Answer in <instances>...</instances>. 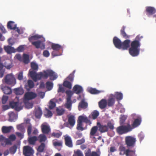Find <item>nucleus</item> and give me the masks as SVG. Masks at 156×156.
<instances>
[{
    "label": "nucleus",
    "mask_w": 156,
    "mask_h": 156,
    "mask_svg": "<svg viewBox=\"0 0 156 156\" xmlns=\"http://www.w3.org/2000/svg\"><path fill=\"white\" fill-rule=\"evenodd\" d=\"M89 92L92 94H97L101 92V91L97 90L95 88H90L89 90Z\"/></svg>",
    "instance_id": "nucleus-49"
},
{
    "label": "nucleus",
    "mask_w": 156,
    "mask_h": 156,
    "mask_svg": "<svg viewBox=\"0 0 156 156\" xmlns=\"http://www.w3.org/2000/svg\"><path fill=\"white\" fill-rule=\"evenodd\" d=\"M115 102V99L113 98H108L107 101V105L108 106L111 107L114 105Z\"/></svg>",
    "instance_id": "nucleus-35"
},
{
    "label": "nucleus",
    "mask_w": 156,
    "mask_h": 156,
    "mask_svg": "<svg viewBox=\"0 0 156 156\" xmlns=\"http://www.w3.org/2000/svg\"><path fill=\"white\" fill-rule=\"evenodd\" d=\"M126 27L123 26L120 30V34L122 37L125 39H127L129 38L130 36L128 35L125 31Z\"/></svg>",
    "instance_id": "nucleus-24"
},
{
    "label": "nucleus",
    "mask_w": 156,
    "mask_h": 156,
    "mask_svg": "<svg viewBox=\"0 0 156 156\" xmlns=\"http://www.w3.org/2000/svg\"><path fill=\"white\" fill-rule=\"evenodd\" d=\"M32 129V126L30 124H29L27 126V132L28 135L30 136L31 133V130Z\"/></svg>",
    "instance_id": "nucleus-57"
},
{
    "label": "nucleus",
    "mask_w": 156,
    "mask_h": 156,
    "mask_svg": "<svg viewBox=\"0 0 156 156\" xmlns=\"http://www.w3.org/2000/svg\"><path fill=\"white\" fill-rule=\"evenodd\" d=\"M31 67L32 69L33 70L32 71H34L36 73V71H37L38 69V65L36 64L34 62H31ZM32 71V70H30L29 71V73L30 75V72Z\"/></svg>",
    "instance_id": "nucleus-31"
},
{
    "label": "nucleus",
    "mask_w": 156,
    "mask_h": 156,
    "mask_svg": "<svg viewBox=\"0 0 156 156\" xmlns=\"http://www.w3.org/2000/svg\"><path fill=\"white\" fill-rule=\"evenodd\" d=\"M75 117L73 115H71L68 116V122H67V126L69 128H72L75 124Z\"/></svg>",
    "instance_id": "nucleus-6"
},
{
    "label": "nucleus",
    "mask_w": 156,
    "mask_h": 156,
    "mask_svg": "<svg viewBox=\"0 0 156 156\" xmlns=\"http://www.w3.org/2000/svg\"><path fill=\"white\" fill-rule=\"evenodd\" d=\"M119 150L120 151V154L121 155H126V149L125 147L121 146L119 147Z\"/></svg>",
    "instance_id": "nucleus-42"
},
{
    "label": "nucleus",
    "mask_w": 156,
    "mask_h": 156,
    "mask_svg": "<svg viewBox=\"0 0 156 156\" xmlns=\"http://www.w3.org/2000/svg\"><path fill=\"white\" fill-rule=\"evenodd\" d=\"M16 128L18 130L20 131L23 133L25 131V129L23 123H21L17 125L16 126Z\"/></svg>",
    "instance_id": "nucleus-41"
},
{
    "label": "nucleus",
    "mask_w": 156,
    "mask_h": 156,
    "mask_svg": "<svg viewBox=\"0 0 156 156\" xmlns=\"http://www.w3.org/2000/svg\"><path fill=\"white\" fill-rule=\"evenodd\" d=\"M49 105L48 108L50 109H51L53 108L56 105L55 103L53 101V100H51L49 102Z\"/></svg>",
    "instance_id": "nucleus-55"
},
{
    "label": "nucleus",
    "mask_w": 156,
    "mask_h": 156,
    "mask_svg": "<svg viewBox=\"0 0 156 156\" xmlns=\"http://www.w3.org/2000/svg\"><path fill=\"white\" fill-rule=\"evenodd\" d=\"M4 93L6 94H9L12 93L11 89L10 88L8 87H4L2 89Z\"/></svg>",
    "instance_id": "nucleus-34"
},
{
    "label": "nucleus",
    "mask_w": 156,
    "mask_h": 156,
    "mask_svg": "<svg viewBox=\"0 0 156 156\" xmlns=\"http://www.w3.org/2000/svg\"><path fill=\"white\" fill-rule=\"evenodd\" d=\"M100 152L98 153L94 151L91 152L89 150L85 153V156H100Z\"/></svg>",
    "instance_id": "nucleus-23"
},
{
    "label": "nucleus",
    "mask_w": 156,
    "mask_h": 156,
    "mask_svg": "<svg viewBox=\"0 0 156 156\" xmlns=\"http://www.w3.org/2000/svg\"><path fill=\"white\" fill-rule=\"evenodd\" d=\"M34 153L32 148L29 146H24L23 148V153L25 156H30Z\"/></svg>",
    "instance_id": "nucleus-8"
},
{
    "label": "nucleus",
    "mask_w": 156,
    "mask_h": 156,
    "mask_svg": "<svg viewBox=\"0 0 156 156\" xmlns=\"http://www.w3.org/2000/svg\"><path fill=\"white\" fill-rule=\"evenodd\" d=\"M22 61H23L25 64H28L30 61L28 55L23 54Z\"/></svg>",
    "instance_id": "nucleus-37"
},
{
    "label": "nucleus",
    "mask_w": 156,
    "mask_h": 156,
    "mask_svg": "<svg viewBox=\"0 0 156 156\" xmlns=\"http://www.w3.org/2000/svg\"><path fill=\"white\" fill-rule=\"evenodd\" d=\"M130 41L129 40L126 39L124 41L122 42V44L120 48V49H122L123 50H127L129 47Z\"/></svg>",
    "instance_id": "nucleus-15"
},
{
    "label": "nucleus",
    "mask_w": 156,
    "mask_h": 156,
    "mask_svg": "<svg viewBox=\"0 0 156 156\" xmlns=\"http://www.w3.org/2000/svg\"><path fill=\"white\" fill-rule=\"evenodd\" d=\"M5 82L6 84L14 85L16 83V80L14 76L10 74H7L4 78Z\"/></svg>",
    "instance_id": "nucleus-5"
},
{
    "label": "nucleus",
    "mask_w": 156,
    "mask_h": 156,
    "mask_svg": "<svg viewBox=\"0 0 156 156\" xmlns=\"http://www.w3.org/2000/svg\"><path fill=\"white\" fill-rule=\"evenodd\" d=\"M145 11L148 16L152 15L156 12V9L153 7L147 6L146 7Z\"/></svg>",
    "instance_id": "nucleus-12"
},
{
    "label": "nucleus",
    "mask_w": 156,
    "mask_h": 156,
    "mask_svg": "<svg viewBox=\"0 0 156 156\" xmlns=\"http://www.w3.org/2000/svg\"><path fill=\"white\" fill-rule=\"evenodd\" d=\"M4 48L5 51L9 54L16 52V50L13 47L10 46H4Z\"/></svg>",
    "instance_id": "nucleus-19"
},
{
    "label": "nucleus",
    "mask_w": 156,
    "mask_h": 156,
    "mask_svg": "<svg viewBox=\"0 0 156 156\" xmlns=\"http://www.w3.org/2000/svg\"><path fill=\"white\" fill-rule=\"evenodd\" d=\"M45 145L44 143H42L39 146L37 151L40 152H43L45 147Z\"/></svg>",
    "instance_id": "nucleus-43"
},
{
    "label": "nucleus",
    "mask_w": 156,
    "mask_h": 156,
    "mask_svg": "<svg viewBox=\"0 0 156 156\" xmlns=\"http://www.w3.org/2000/svg\"><path fill=\"white\" fill-rule=\"evenodd\" d=\"M27 84L28 87L30 89L33 88L34 86V82L31 80H28Z\"/></svg>",
    "instance_id": "nucleus-51"
},
{
    "label": "nucleus",
    "mask_w": 156,
    "mask_h": 156,
    "mask_svg": "<svg viewBox=\"0 0 156 156\" xmlns=\"http://www.w3.org/2000/svg\"><path fill=\"white\" fill-rule=\"evenodd\" d=\"M78 119L80 120V121L82 122H84L86 123H89L90 124H91V122L89 120L87 117L83 116H80L78 117Z\"/></svg>",
    "instance_id": "nucleus-28"
},
{
    "label": "nucleus",
    "mask_w": 156,
    "mask_h": 156,
    "mask_svg": "<svg viewBox=\"0 0 156 156\" xmlns=\"http://www.w3.org/2000/svg\"><path fill=\"white\" fill-rule=\"evenodd\" d=\"M99 114L98 111L97 110L94 111L91 114V116L93 119H96Z\"/></svg>",
    "instance_id": "nucleus-40"
},
{
    "label": "nucleus",
    "mask_w": 156,
    "mask_h": 156,
    "mask_svg": "<svg viewBox=\"0 0 156 156\" xmlns=\"http://www.w3.org/2000/svg\"><path fill=\"white\" fill-rule=\"evenodd\" d=\"M23 73L22 72H20L18 73L17 79L20 80H22L23 79Z\"/></svg>",
    "instance_id": "nucleus-61"
},
{
    "label": "nucleus",
    "mask_w": 156,
    "mask_h": 156,
    "mask_svg": "<svg viewBox=\"0 0 156 156\" xmlns=\"http://www.w3.org/2000/svg\"><path fill=\"white\" fill-rule=\"evenodd\" d=\"M41 128L42 132L43 134H48L51 131L50 126L46 123L42 124L41 126Z\"/></svg>",
    "instance_id": "nucleus-11"
},
{
    "label": "nucleus",
    "mask_w": 156,
    "mask_h": 156,
    "mask_svg": "<svg viewBox=\"0 0 156 156\" xmlns=\"http://www.w3.org/2000/svg\"><path fill=\"white\" fill-rule=\"evenodd\" d=\"M88 103L85 101L84 99L81 100L79 103L78 106V108L79 111H81L82 109H85L87 108Z\"/></svg>",
    "instance_id": "nucleus-14"
},
{
    "label": "nucleus",
    "mask_w": 156,
    "mask_h": 156,
    "mask_svg": "<svg viewBox=\"0 0 156 156\" xmlns=\"http://www.w3.org/2000/svg\"><path fill=\"white\" fill-rule=\"evenodd\" d=\"M42 115V112L40 108L37 109L35 112V116L37 118H40Z\"/></svg>",
    "instance_id": "nucleus-47"
},
{
    "label": "nucleus",
    "mask_w": 156,
    "mask_h": 156,
    "mask_svg": "<svg viewBox=\"0 0 156 156\" xmlns=\"http://www.w3.org/2000/svg\"><path fill=\"white\" fill-rule=\"evenodd\" d=\"M44 134H41L38 136V140L40 143H43V142H45L47 140V137Z\"/></svg>",
    "instance_id": "nucleus-33"
},
{
    "label": "nucleus",
    "mask_w": 156,
    "mask_h": 156,
    "mask_svg": "<svg viewBox=\"0 0 156 156\" xmlns=\"http://www.w3.org/2000/svg\"><path fill=\"white\" fill-rule=\"evenodd\" d=\"M141 122V118L140 117H138L135 119L131 126L132 130L139 126Z\"/></svg>",
    "instance_id": "nucleus-16"
},
{
    "label": "nucleus",
    "mask_w": 156,
    "mask_h": 156,
    "mask_svg": "<svg viewBox=\"0 0 156 156\" xmlns=\"http://www.w3.org/2000/svg\"><path fill=\"white\" fill-rule=\"evenodd\" d=\"M75 154L77 156H83L82 152L79 150H77L76 152L75 153Z\"/></svg>",
    "instance_id": "nucleus-63"
},
{
    "label": "nucleus",
    "mask_w": 156,
    "mask_h": 156,
    "mask_svg": "<svg viewBox=\"0 0 156 156\" xmlns=\"http://www.w3.org/2000/svg\"><path fill=\"white\" fill-rule=\"evenodd\" d=\"M45 41L44 39L43 41L40 40L37 41L32 42V44L36 48H40L41 49L43 50L45 48V44L43 42Z\"/></svg>",
    "instance_id": "nucleus-7"
},
{
    "label": "nucleus",
    "mask_w": 156,
    "mask_h": 156,
    "mask_svg": "<svg viewBox=\"0 0 156 156\" xmlns=\"http://www.w3.org/2000/svg\"><path fill=\"white\" fill-rule=\"evenodd\" d=\"M106 126H108V129L109 128L111 130H113L114 129L113 124L110 122H108Z\"/></svg>",
    "instance_id": "nucleus-59"
},
{
    "label": "nucleus",
    "mask_w": 156,
    "mask_h": 156,
    "mask_svg": "<svg viewBox=\"0 0 156 156\" xmlns=\"http://www.w3.org/2000/svg\"><path fill=\"white\" fill-rule=\"evenodd\" d=\"M135 150H131L129 148L126 149V156H136Z\"/></svg>",
    "instance_id": "nucleus-30"
},
{
    "label": "nucleus",
    "mask_w": 156,
    "mask_h": 156,
    "mask_svg": "<svg viewBox=\"0 0 156 156\" xmlns=\"http://www.w3.org/2000/svg\"><path fill=\"white\" fill-rule=\"evenodd\" d=\"M98 130L97 126H94L91 129L90 132V136H94Z\"/></svg>",
    "instance_id": "nucleus-36"
},
{
    "label": "nucleus",
    "mask_w": 156,
    "mask_h": 156,
    "mask_svg": "<svg viewBox=\"0 0 156 156\" xmlns=\"http://www.w3.org/2000/svg\"><path fill=\"white\" fill-rule=\"evenodd\" d=\"M66 102L65 105V107L70 111L71 109L72 104V101L71 100V96H68L66 98Z\"/></svg>",
    "instance_id": "nucleus-18"
},
{
    "label": "nucleus",
    "mask_w": 156,
    "mask_h": 156,
    "mask_svg": "<svg viewBox=\"0 0 156 156\" xmlns=\"http://www.w3.org/2000/svg\"><path fill=\"white\" fill-rule=\"evenodd\" d=\"M65 144L68 147L71 148L73 147L72 140L69 136L66 135L64 136Z\"/></svg>",
    "instance_id": "nucleus-10"
},
{
    "label": "nucleus",
    "mask_w": 156,
    "mask_h": 156,
    "mask_svg": "<svg viewBox=\"0 0 156 156\" xmlns=\"http://www.w3.org/2000/svg\"><path fill=\"white\" fill-rule=\"evenodd\" d=\"M37 96V94L35 93L32 92H27L24 95V98L27 100H31L35 98Z\"/></svg>",
    "instance_id": "nucleus-13"
},
{
    "label": "nucleus",
    "mask_w": 156,
    "mask_h": 156,
    "mask_svg": "<svg viewBox=\"0 0 156 156\" xmlns=\"http://www.w3.org/2000/svg\"><path fill=\"white\" fill-rule=\"evenodd\" d=\"M73 90L75 93L78 94L82 92L83 88L81 86L76 85L73 87Z\"/></svg>",
    "instance_id": "nucleus-21"
},
{
    "label": "nucleus",
    "mask_w": 156,
    "mask_h": 156,
    "mask_svg": "<svg viewBox=\"0 0 156 156\" xmlns=\"http://www.w3.org/2000/svg\"><path fill=\"white\" fill-rule=\"evenodd\" d=\"M16 135L20 138V140L23 139V133L19 132H16Z\"/></svg>",
    "instance_id": "nucleus-64"
},
{
    "label": "nucleus",
    "mask_w": 156,
    "mask_h": 156,
    "mask_svg": "<svg viewBox=\"0 0 156 156\" xmlns=\"http://www.w3.org/2000/svg\"><path fill=\"white\" fill-rule=\"evenodd\" d=\"M85 142V140L84 139H82L80 140H77L76 143V145H80L83 143Z\"/></svg>",
    "instance_id": "nucleus-60"
},
{
    "label": "nucleus",
    "mask_w": 156,
    "mask_h": 156,
    "mask_svg": "<svg viewBox=\"0 0 156 156\" xmlns=\"http://www.w3.org/2000/svg\"><path fill=\"white\" fill-rule=\"evenodd\" d=\"M37 140V137L36 136H34L30 137L29 139L28 142L30 144L34 145L35 144Z\"/></svg>",
    "instance_id": "nucleus-44"
},
{
    "label": "nucleus",
    "mask_w": 156,
    "mask_h": 156,
    "mask_svg": "<svg viewBox=\"0 0 156 156\" xmlns=\"http://www.w3.org/2000/svg\"><path fill=\"white\" fill-rule=\"evenodd\" d=\"M117 132L120 134L126 133L132 130L131 125L128 123L126 126H121L117 128Z\"/></svg>",
    "instance_id": "nucleus-4"
},
{
    "label": "nucleus",
    "mask_w": 156,
    "mask_h": 156,
    "mask_svg": "<svg viewBox=\"0 0 156 156\" xmlns=\"http://www.w3.org/2000/svg\"><path fill=\"white\" fill-rule=\"evenodd\" d=\"M46 86L48 90H50L52 89L53 87V83L51 82L47 81L46 83Z\"/></svg>",
    "instance_id": "nucleus-46"
},
{
    "label": "nucleus",
    "mask_w": 156,
    "mask_h": 156,
    "mask_svg": "<svg viewBox=\"0 0 156 156\" xmlns=\"http://www.w3.org/2000/svg\"><path fill=\"white\" fill-rule=\"evenodd\" d=\"M127 117V116L126 115H121V117L120 118V123L121 125H122L124 123Z\"/></svg>",
    "instance_id": "nucleus-50"
},
{
    "label": "nucleus",
    "mask_w": 156,
    "mask_h": 156,
    "mask_svg": "<svg viewBox=\"0 0 156 156\" xmlns=\"http://www.w3.org/2000/svg\"><path fill=\"white\" fill-rule=\"evenodd\" d=\"M136 138L131 136H126L125 138V144L128 148H132L135 146Z\"/></svg>",
    "instance_id": "nucleus-3"
},
{
    "label": "nucleus",
    "mask_w": 156,
    "mask_h": 156,
    "mask_svg": "<svg viewBox=\"0 0 156 156\" xmlns=\"http://www.w3.org/2000/svg\"><path fill=\"white\" fill-rule=\"evenodd\" d=\"M14 92L16 95H22L23 92V90L22 88H18L14 89Z\"/></svg>",
    "instance_id": "nucleus-38"
},
{
    "label": "nucleus",
    "mask_w": 156,
    "mask_h": 156,
    "mask_svg": "<svg viewBox=\"0 0 156 156\" xmlns=\"http://www.w3.org/2000/svg\"><path fill=\"white\" fill-rule=\"evenodd\" d=\"M76 129L78 130L82 131L86 129L83 127L82 122L78 119L77 120V124L76 126Z\"/></svg>",
    "instance_id": "nucleus-29"
},
{
    "label": "nucleus",
    "mask_w": 156,
    "mask_h": 156,
    "mask_svg": "<svg viewBox=\"0 0 156 156\" xmlns=\"http://www.w3.org/2000/svg\"><path fill=\"white\" fill-rule=\"evenodd\" d=\"M99 124V131L101 133H104L107 132L108 130V126L106 125L101 124L99 123H98L97 125Z\"/></svg>",
    "instance_id": "nucleus-20"
},
{
    "label": "nucleus",
    "mask_w": 156,
    "mask_h": 156,
    "mask_svg": "<svg viewBox=\"0 0 156 156\" xmlns=\"http://www.w3.org/2000/svg\"><path fill=\"white\" fill-rule=\"evenodd\" d=\"M12 128V126H3L2 127V130L3 133H6L10 132Z\"/></svg>",
    "instance_id": "nucleus-26"
},
{
    "label": "nucleus",
    "mask_w": 156,
    "mask_h": 156,
    "mask_svg": "<svg viewBox=\"0 0 156 156\" xmlns=\"http://www.w3.org/2000/svg\"><path fill=\"white\" fill-rule=\"evenodd\" d=\"M107 105V101L105 99H102L98 102L99 107L101 109L105 108Z\"/></svg>",
    "instance_id": "nucleus-22"
},
{
    "label": "nucleus",
    "mask_w": 156,
    "mask_h": 156,
    "mask_svg": "<svg viewBox=\"0 0 156 156\" xmlns=\"http://www.w3.org/2000/svg\"><path fill=\"white\" fill-rule=\"evenodd\" d=\"M8 99V96L4 95L2 98V103L3 104H5Z\"/></svg>",
    "instance_id": "nucleus-58"
},
{
    "label": "nucleus",
    "mask_w": 156,
    "mask_h": 156,
    "mask_svg": "<svg viewBox=\"0 0 156 156\" xmlns=\"http://www.w3.org/2000/svg\"><path fill=\"white\" fill-rule=\"evenodd\" d=\"M115 98L118 100H122L123 98V95L122 93L117 92L115 94Z\"/></svg>",
    "instance_id": "nucleus-52"
},
{
    "label": "nucleus",
    "mask_w": 156,
    "mask_h": 156,
    "mask_svg": "<svg viewBox=\"0 0 156 156\" xmlns=\"http://www.w3.org/2000/svg\"><path fill=\"white\" fill-rule=\"evenodd\" d=\"M56 112L58 115H61L64 114L65 110L62 108H57L56 109Z\"/></svg>",
    "instance_id": "nucleus-56"
},
{
    "label": "nucleus",
    "mask_w": 156,
    "mask_h": 156,
    "mask_svg": "<svg viewBox=\"0 0 156 156\" xmlns=\"http://www.w3.org/2000/svg\"><path fill=\"white\" fill-rule=\"evenodd\" d=\"M142 36L139 35L137 36L135 40L131 43V47L129 49V52L132 56L135 57L138 56L140 52L139 47L140 46V39L142 38Z\"/></svg>",
    "instance_id": "nucleus-2"
},
{
    "label": "nucleus",
    "mask_w": 156,
    "mask_h": 156,
    "mask_svg": "<svg viewBox=\"0 0 156 156\" xmlns=\"http://www.w3.org/2000/svg\"><path fill=\"white\" fill-rule=\"evenodd\" d=\"M62 133L61 132H53L51 134V136L54 138H59L62 135Z\"/></svg>",
    "instance_id": "nucleus-53"
},
{
    "label": "nucleus",
    "mask_w": 156,
    "mask_h": 156,
    "mask_svg": "<svg viewBox=\"0 0 156 156\" xmlns=\"http://www.w3.org/2000/svg\"><path fill=\"white\" fill-rule=\"evenodd\" d=\"M16 24L15 23L12 21H9L7 25V27L8 28L11 30H15L16 29Z\"/></svg>",
    "instance_id": "nucleus-25"
},
{
    "label": "nucleus",
    "mask_w": 156,
    "mask_h": 156,
    "mask_svg": "<svg viewBox=\"0 0 156 156\" xmlns=\"http://www.w3.org/2000/svg\"><path fill=\"white\" fill-rule=\"evenodd\" d=\"M8 114L10 119L12 121L16 119L17 118L16 115L13 112H9Z\"/></svg>",
    "instance_id": "nucleus-39"
},
{
    "label": "nucleus",
    "mask_w": 156,
    "mask_h": 156,
    "mask_svg": "<svg viewBox=\"0 0 156 156\" xmlns=\"http://www.w3.org/2000/svg\"><path fill=\"white\" fill-rule=\"evenodd\" d=\"M113 43L115 47L119 49H120L122 42L120 40L116 37H115L113 40Z\"/></svg>",
    "instance_id": "nucleus-17"
},
{
    "label": "nucleus",
    "mask_w": 156,
    "mask_h": 156,
    "mask_svg": "<svg viewBox=\"0 0 156 156\" xmlns=\"http://www.w3.org/2000/svg\"><path fill=\"white\" fill-rule=\"evenodd\" d=\"M53 145L55 147H62V142L61 140H53L52 141Z\"/></svg>",
    "instance_id": "nucleus-32"
},
{
    "label": "nucleus",
    "mask_w": 156,
    "mask_h": 156,
    "mask_svg": "<svg viewBox=\"0 0 156 156\" xmlns=\"http://www.w3.org/2000/svg\"><path fill=\"white\" fill-rule=\"evenodd\" d=\"M10 107L14 109L15 110L19 111L22 109V107L18 102L11 101L9 103Z\"/></svg>",
    "instance_id": "nucleus-9"
},
{
    "label": "nucleus",
    "mask_w": 156,
    "mask_h": 156,
    "mask_svg": "<svg viewBox=\"0 0 156 156\" xmlns=\"http://www.w3.org/2000/svg\"><path fill=\"white\" fill-rule=\"evenodd\" d=\"M41 36L38 35H35L28 38V40L29 42L31 43L34 42L33 41L37 40L38 39L41 38Z\"/></svg>",
    "instance_id": "nucleus-27"
},
{
    "label": "nucleus",
    "mask_w": 156,
    "mask_h": 156,
    "mask_svg": "<svg viewBox=\"0 0 156 156\" xmlns=\"http://www.w3.org/2000/svg\"><path fill=\"white\" fill-rule=\"evenodd\" d=\"M33 104L31 103L27 102L25 103V107L28 109H30L33 107Z\"/></svg>",
    "instance_id": "nucleus-62"
},
{
    "label": "nucleus",
    "mask_w": 156,
    "mask_h": 156,
    "mask_svg": "<svg viewBox=\"0 0 156 156\" xmlns=\"http://www.w3.org/2000/svg\"><path fill=\"white\" fill-rule=\"evenodd\" d=\"M17 148V147L16 145H14L13 147H10L9 149L10 153L12 154H14L16 151Z\"/></svg>",
    "instance_id": "nucleus-54"
},
{
    "label": "nucleus",
    "mask_w": 156,
    "mask_h": 156,
    "mask_svg": "<svg viewBox=\"0 0 156 156\" xmlns=\"http://www.w3.org/2000/svg\"><path fill=\"white\" fill-rule=\"evenodd\" d=\"M30 76L35 82L37 80H40L41 78L47 79L48 77H50V79L51 80H56L58 77L57 74L53 70L47 69L44 70L42 72H40L38 73H36L34 71L30 72Z\"/></svg>",
    "instance_id": "nucleus-1"
},
{
    "label": "nucleus",
    "mask_w": 156,
    "mask_h": 156,
    "mask_svg": "<svg viewBox=\"0 0 156 156\" xmlns=\"http://www.w3.org/2000/svg\"><path fill=\"white\" fill-rule=\"evenodd\" d=\"M51 48L55 51H58L61 48V46L58 44H53Z\"/></svg>",
    "instance_id": "nucleus-45"
},
{
    "label": "nucleus",
    "mask_w": 156,
    "mask_h": 156,
    "mask_svg": "<svg viewBox=\"0 0 156 156\" xmlns=\"http://www.w3.org/2000/svg\"><path fill=\"white\" fill-rule=\"evenodd\" d=\"M63 86L69 89L72 88V83L68 81H65L63 83Z\"/></svg>",
    "instance_id": "nucleus-48"
}]
</instances>
